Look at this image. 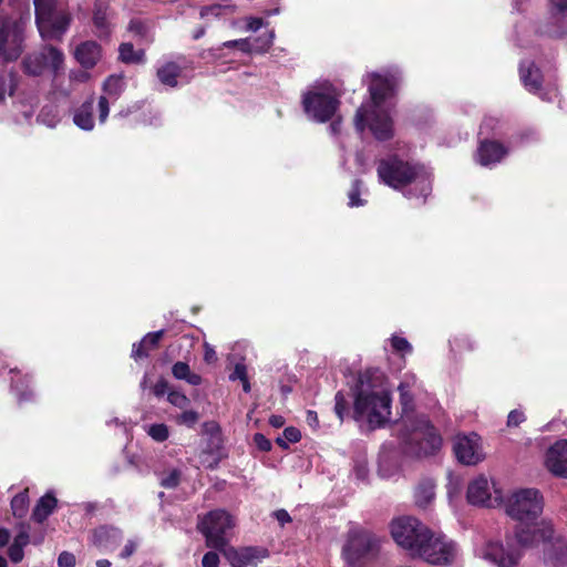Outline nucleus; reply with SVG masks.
<instances>
[{
	"mask_svg": "<svg viewBox=\"0 0 567 567\" xmlns=\"http://www.w3.org/2000/svg\"><path fill=\"white\" fill-rule=\"evenodd\" d=\"M461 493V485L457 480H451L447 485V495L450 501L452 502L454 498L458 497Z\"/></svg>",
	"mask_w": 567,
	"mask_h": 567,
	"instance_id": "obj_58",
	"label": "nucleus"
},
{
	"mask_svg": "<svg viewBox=\"0 0 567 567\" xmlns=\"http://www.w3.org/2000/svg\"><path fill=\"white\" fill-rule=\"evenodd\" d=\"M41 54L43 56L44 66L50 68L56 76L64 62V54L62 51L52 45H47L42 49Z\"/></svg>",
	"mask_w": 567,
	"mask_h": 567,
	"instance_id": "obj_33",
	"label": "nucleus"
},
{
	"mask_svg": "<svg viewBox=\"0 0 567 567\" xmlns=\"http://www.w3.org/2000/svg\"><path fill=\"white\" fill-rule=\"evenodd\" d=\"M540 34L567 38V0H550V14L538 27Z\"/></svg>",
	"mask_w": 567,
	"mask_h": 567,
	"instance_id": "obj_17",
	"label": "nucleus"
},
{
	"mask_svg": "<svg viewBox=\"0 0 567 567\" xmlns=\"http://www.w3.org/2000/svg\"><path fill=\"white\" fill-rule=\"evenodd\" d=\"M189 365L183 361H178L172 367V374L178 380H184L187 375H189Z\"/></svg>",
	"mask_w": 567,
	"mask_h": 567,
	"instance_id": "obj_51",
	"label": "nucleus"
},
{
	"mask_svg": "<svg viewBox=\"0 0 567 567\" xmlns=\"http://www.w3.org/2000/svg\"><path fill=\"white\" fill-rule=\"evenodd\" d=\"M460 556V546L453 539L429 529L412 558L434 566H452L457 563Z\"/></svg>",
	"mask_w": 567,
	"mask_h": 567,
	"instance_id": "obj_7",
	"label": "nucleus"
},
{
	"mask_svg": "<svg viewBox=\"0 0 567 567\" xmlns=\"http://www.w3.org/2000/svg\"><path fill=\"white\" fill-rule=\"evenodd\" d=\"M353 474L358 481H365L369 475L368 461L360 456L353 462Z\"/></svg>",
	"mask_w": 567,
	"mask_h": 567,
	"instance_id": "obj_44",
	"label": "nucleus"
},
{
	"mask_svg": "<svg viewBox=\"0 0 567 567\" xmlns=\"http://www.w3.org/2000/svg\"><path fill=\"white\" fill-rule=\"evenodd\" d=\"M122 532L116 527L101 526L93 532L92 543L101 551H113L122 540Z\"/></svg>",
	"mask_w": 567,
	"mask_h": 567,
	"instance_id": "obj_22",
	"label": "nucleus"
},
{
	"mask_svg": "<svg viewBox=\"0 0 567 567\" xmlns=\"http://www.w3.org/2000/svg\"><path fill=\"white\" fill-rule=\"evenodd\" d=\"M398 471V452L391 444H384L379 454V475L383 478H391Z\"/></svg>",
	"mask_w": 567,
	"mask_h": 567,
	"instance_id": "obj_25",
	"label": "nucleus"
},
{
	"mask_svg": "<svg viewBox=\"0 0 567 567\" xmlns=\"http://www.w3.org/2000/svg\"><path fill=\"white\" fill-rule=\"evenodd\" d=\"M338 93L329 82L316 83L302 94V107L307 117L317 123L330 121L339 109Z\"/></svg>",
	"mask_w": 567,
	"mask_h": 567,
	"instance_id": "obj_6",
	"label": "nucleus"
},
{
	"mask_svg": "<svg viewBox=\"0 0 567 567\" xmlns=\"http://www.w3.org/2000/svg\"><path fill=\"white\" fill-rule=\"evenodd\" d=\"M379 550V538L371 532L352 526L346 536L342 557L350 567H363Z\"/></svg>",
	"mask_w": 567,
	"mask_h": 567,
	"instance_id": "obj_9",
	"label": "nucleus"
},
{
	"mask_svg": "<svg viewBox=\"0 0 567 567\" xmlns=\"http://www.w3.org/2000/svg\"><path fill=\"white\" fill-rule=\"evenodd\" d=\"M377 172L381 183L403 190L405 197L425 199L432 190L431 173L424 166L396 155L380 159Z\"/></svg>",
	"mask_w": 567,
	"mask_h": 567,
	"instance_id": "obj_3",
	"label": "nucleus"
},
{
	"mask_svg": "<svg viewBox=\"0 0 567 567\" xmlns=\"http://www.w3.org/2000/svg\"><path fill=\"white\" fill-rule=\"evenodd\" d=\"M361 186L362 182L359 179H355L351 186V189L348 194L349 197V206L350 207H360L365 204V200L360 198L361 195Z\"/></svg>",
	"mask_w": 567,
	"mask_h": 567,
	"instance_id": "obj_42",
	"label": "nucleus"
},
{
	"mask_svg": "<svg viewBox=\"0 0 567 567\" xmlns=\"http://www.w3.org/2000/svg\"><path fill=\"white\" fill-rule=\"evenodd\" d=\"M400 403L402 406L401 426L404 427L402 441L404 450L417 456L433 454L441 447L442 440L434 426L425 416L412 420L410 413L413 410V393L410 382L403 381L399 385Z\"/></svg>",
	"mask_w": 567,
	"mask_h": 567,
	"instance_id": "obj_5",
	"label": "nucleus"
},
{
	"mask_svg": "<svg viewBox=\"0 0 567 567\" xmlns=\"http://www.w3.org/2000/svg\"><path fill=\"white\" fill-rule=\"evenodd\" d=\"M75 556L70 551L64 550L58 557L59 567H75Z\"/></svg>",
	"mask_w": 567,
	"mask_h": 567,
	"instance_id": "obj_52",
	"label": "nucleus"
},
{
	"mask_svg": "<svg viewBox=\"0 0 567 567\" xmlns=\"http://www.w3.org/2000/svg\"><path fill=\"white\" fill-rule=\"evenodd\" d=\"M391 344L392 348L398 352H405L410 353L412 352V346L409 343V341L405 338L393 336L391 338Z\"/></svg>",
	"mask_w": 567,
	"mask_h": 567,
	"instance_id": "obj_50",
	"label": "nucleus"
},
{
	"mask_svg": "<svg viewBox=\"0 0 567 567\" xmlns=\"http://www.w3.org/2000/svg\"><path fill=\"white\" fill-rule=\"evenodd\" d=\"M246 21H247V24H246L247 31L256 32L264 25V20L261 18L250 17V18H247Z\"/></svg>",
	"mask_w": 567,
	"mask_h": 567,
	"instance_id": "obj_59",
	"label": "nucleus"
},
{
	"mask_svg": "<svg viewBox=\"0 0 567 567\" xmlns=\"http://www.w3.org/2000/svg\"><path fill=\"white\" fill-rule=\"evenodd\" d=\"M230 6L228 3H213L209 6H205L200 10L202 18L208 17H219L224 13V11L229 10Z\"/></svg>",
	"mask_w": 567,
	"mask_h": 567,
	"instance_id": "obj_43",
	"label": "nucleus"
},
{
	"mask_svg": "<svg viewBox=\"0 0 567 567\" xmlns=\"http://www.w3.org/2000/svg\"><path fill=\"white\" fill-rule=\"evenodd\" d=\"M467 502L472 505L495 507L502 504L503 496L495 483L489 482L486 476L480 475L467 486Z\"/></svg>",
	"mask_w": 567,
	"mask_h": 567,
	"instance_id": "obj_15",
	"label": "nucleus"
},
{
	"mask_svg": "<svg viewBox=\"0 0 567 567\" xmlns=\"http://www.w3.org/2000/svg\"><path fill=\"white\" fill-rule=\"evenodd\" d=\"M353 415L370 429L382 427L391 415V396L379 377L360 374L354 389Z\"/></svg>",
	"mask_w": 567,
	"mask_h": 567,
	"instance_id": "obj_4",
	"label": "nucleus"
},
{
	"mask_svg": "<svg viewBox=\"0 0 567 567\" xmlns=\"http://www.w3.org/2000/svg\"><path fill=\"white\" fill-rule=\"evenodd\" d=\"M93 23L100 38L109 37L111 32V12L106 1H95L93 10Z\"/></svg>",
	"mask_w": 567,
	"mask_h": 567,
	"instance_id": "obj_27",
	"label": "nucleus"
},
{
	"mask_svg": "<svg viewBox=\"0 0 567 567\" xmlns=\"http://www.w3.org/2000/svg\"><path fill=\"white\" fill-rule=\"evenodd\" d=\"M519 75L525 89L539 96L544 101H554L557 95V86L551 82H545L539 69L532 61H524L519 65Z\"/></svg>",
	"mask_w": 567,
	"mask_h": 567,
	"instance_id": "obj_13",
	"label": "nucleus"
},
{
	"mask_svg": "<svg viewBox=\"0 0 567 567\" xmlns=\"http://www.w3.org/2000/svg\"><path fill=\"white\" fill-rule=\"evenodd\" d=\"M9 373L11 374V390L17 396L19 403L29 402L34 398V392L30 388V377L21 375L20 371L17 369H10Z\"/></svg>",
	"mask_w": 567,
	"mask_h": 567,
	"instance_id": "obj_26",
	"label": "nucleus"
},
{
	"mask_svg": "<svg viewBox=\"0 0 567 567\" xmlns=\"http://www.w3.org/2000/svg\"><path fill=\"white\" fill-rule=\"evenodd\" d=\"M93 112L94 97L90 96L86 101L73 110L72 120L74 125L85 132L93 131L95 126Z\"/></svg>",
	"mask_w": 567,
	"mask_h": 567,
	"instance_id": "obj_24",
	"label": "nucleus"
},
{
	"mask_svg": "<svg viewBox=\"0 0 567 567\" xmlns=\"http://www.w3.org/2000/svg\"><path fill=\"white\" fill-rule=\"evenodd\" d=\"M136 547H137V543L135 540L130 539L125 544L123 550L121 551V557L128 558L131 555L134 554V551L136 550Z\"/></svg>",
	"mask_w": 567,
	"mask_h": 567,
	"instance_id": "obj_62",
	"label": "nucleus"
},
{
	"mask_svg": "<svg viewBox=\"0 0 567 567\" xmlns=\"http://www.w3.org/2000/svg\"><path fill=\"white\" fill-rule=\"evenodd\" d=\"M504 126V123L497 117L487 116L481 124L480 134L486 136L489 134L503 136L505 134Z\"/></svg>",
	"mask_w": 567,
	"mask_h": 567,
	"instance_id": "obj_35",
	"label": "nucleus"
},
{
	"mask_svg": "<svg viewBox=\"0 0 567 567\" xmlns=\"http://www.w3.org/2000/svg\"><path fill=\"white\" fill-rule=\"evenodd\" d=\"M29 543V534L27 530H21L13 539V544L25 547Z\"/></svg>",
	"mask_w": 567,
	"mask_h": 567,
	"instance_id": "obj_64",
	"label": "nucleus"
},
{
	"mask_svg": "<svg viewBox=\"0 0 567 567\" xmlns=\"http://www.w3.org/2000/svg\"><path fill=\"white\" fill-rule=\"evenodd\" d=\"M370 100L362 103L354 116V126L359 133L369 127L379 141H385L393 135L391 118L392 96L395 89V78L389 72L367 75Z\"/></svg>",
	"mask_w": 567,
	"mask_h": 567,
	"instance_id": "obj_2",
	"label": "nucleus"
},
{
	"mask_svg": "<svg viewBox=\"0 0 567 567\" xmlns=\"http://www.w3.org/2000/svg\"><path fill=\"white\" fill-rule=\"evenodd\" d=\"M546 467L556 476L567 477V441L559 440L546 452Z\"/></svg>",
	"mask_w": 567,
	"mask_h": 567,
	"instance_id": "obj_21",
	"label": "nucleus"
},
{
	"mask_svg": "<svg viewBox=\"0 0 567 567\" xmlns=\"http://www.w3.org/2000/svg\"><path fill=\"white\" fill-rule=\"evenodd\" d=\"M153 392L156 396L167 394V392H169L167 381L164 379L158 380L153 388Z\"/></svg>",
	"mask_w": 567,
	"mask_h": 567,
	"instance_id": "obj_60",
	"label": "nucleus"
},
{
	"mask_svg": "<svg viewBox=\"0 0 567 567\" xmlns=\"http://www.w3.org/2000/svg\"><path fill=\"white\" fill-rule=\"evenodd\" d=\"M156 74L162 84L175 87L177 85V78L181 74V66L175 62H165L157 68Z\"/></svg>",
	"mask_w": 567,
	"mask_h": 567,
	"instance_id": "obj_32",
	"label": "nucleus"
},
{
	"mask_svg": "<svg viewBox=\"0 0 567 567\" xmlns=\"http://www.w3.org/2000/svg\"><path fill=\"white\" fill-rule=\"evenodd\" d=\"M29 496L27 492L19 493L11 501L12 513L16 517H23L28 512Z\"/></svg>",
	"mask_w": 567,
	"mask_h": 567,
	"instance_id": "obj_38",
	"label": "nucleus"
},
{
	"mask_svg": "<svg viewBox=\"0 0 567 567\" xmlns=\"http://www.w3.org/2000/svg\"><path fill=\"white\" fill-rule=\"evenodd\" d=\"M23 68L25 73L30 75H40L44 71V61L41 52L30 54L23 60Z\"/></svg>",
	"mask_w": 567,
	"mask_h": 567,
	"instance_id": "obj_37",
	"label": "nucleus"
},
{
	"mask_svg": "<svg viewBox=\"0 0 567 567\" xmlns=\"http://www.w3.org/2000/svg\"><path fill=\"white\" fill-rule=\"evenodd\" d=\"M127 31L140 44H150L154 41L152 27L140 19H132Z\"/></svg>",
	"mask_w": 567,
	"mask_h": 567,
	"instance_id": "obj_29",
	"label": "nucleus"
},
{
	"mask_svg": "<svg viewBox=\"0 0 567 567\" xmlns=\"http://www.w3.org/2000/svg\"><path fill=\"white\" fill-rule=\"evenodd\" d=\"M537 540L530 546L539 543L544 545V561L549 567L567 566V539L556 535L554 527L548 520H540L536 533Z\"/></svg>",
	"mask_w": 567,
	"mask_h": 567,
	"instance_id": "obj_11",
	"label": "nucleus"
},
{
	"mask_svg": "<svg viewBox=\"0 0 567 567\" xmlns=\"http://www.w3.org/2000/svg\"><path fill=\"white\" fill-rule=\"evenodd\" d=\"M524 421H525V414L523 413V411H519V410L511 411L507 416V425L508 426H518Z\"/></svg>",
	"mask_w": 567,
	"mask_h": 567,
	"instance_id": "obj_53",
	"label": "nucleus"
},
{
	"mask_svg": "<svg viewBox=\"0 0 567 567\" xmlns=\"http://www.w3.org/2000/svg\"><path fill=\"white\" fill-rule=\"evenodd\" d=\"M35 23L44 40H60L70 25V14L58 4V0H33Z\"/></svg>",
	"mask_w": 567,
	"mask_h": 567,
	"instance_id": "obj_8",
	"label": "nucleus"
},
{
	"mask_svg": "<svg viewBox=\"0 0 567 567\" xmlns=\"http://www.w3.org/2000/svg\"><path fill=\"white\" fill-rule=\"evenodd\" d=\"M453 451L457 461L464 465H476L485 458L482 440L476 433L456 436Z\"/></svg>",
	"mask_w": 567,
	"mask_h": 567,
	"instance_id": "obj_16",
	"label": "nucleus"
},
{
	"mask_svg": "<svg viewBox=\"0 0 567 567\" xmlns=\"http://www.w3.org/2000/svg\"><path fill=\"white\" fill-rule=\"evenodd\" d=\"M163 334L164 330L147 333L138 343L133 344L132 357L135 360L146 358L148 355V350L157 347Z\"/></svg>",
	"mask_w": 567,
	"mask_h": 567,
	"instance_id": "obj_28",
	"label": "nucleus"
},
{
	"mask_svg": "<svg viewBox=\"0 0 567 567\" xmlns=\"http://www.w3.org/2000/svg\"><path fill=\"white\" fill-rule=\"evenodd\" d=\"M415 504L421 508H426L435 497V484L426 478L419 483L414 492Z\"/></svg>",
	"mask_w": 567,
	"mask_h": 567,
	"instance_id": "obj_30",
	"label": "nucleus"
},
{
	"mask_svg": "<svg viewBox=\"0 0 567 567\" xmlns=\"http://www.w3.org/2000/svg\"><path fill=\"white\" fill-rule=\"evenodd\" d=\"M300 437V431L293 426H289L286 427L282 434L276 439V443L282 449H288L289 443H296Z\"/></svg>",
	"mask_w": 567,
	"mask_h": 567,
	"instance_id": "obj_39",
	"label": "nucleus"
},
{
	"mask_svg": "<svg viewBox=\"0 0 567 567\" xmlns=\"http://www.w3.org/2000/svg\"><path fill=\"white\" fill-rule=\"evenodd\" d=\"M429 527L411 516L394 518L390 524L391 536L394 542L413 557L416 548L422 543Z\"/></svg>",
	"mask_w": 567,
	"mask_h": 567,
	"instance_id": "obj_12",
	"label": "nucleus"
},
{
	"mask_svg": "<svg viewBox=\"0 0 567 567\" xmlns=\"http://www.w3.org/2000/svg\"><path fill=\"white\" fill-rule=\"evenodd\" d=\"M204 360L207 363H213L217 360V354L215 349L207 342L204 343Z\"/></svg>",
	"mask_w": 567,
	"mask_h": 567,
	"instance_id": "obj_61",
	"label": "nucleus"
},
{
	"mask_svg": "<svg viewBox=\"0 0 567 567\" xmlns=\"http://www.w3.org/2000/svg\"><path fill=\"white\" fill-rule=\"evenodd\" d=\"M254 442L260 451L268 452L271 450V442L261 433L254 435Z\"/></svg>",
	"mask_w": 567,
	"mask_h": 567,
	"instance_id": "obj_54",
	"label": "nucleus"
},
{
	"mask_svg": "<svg viewBox=\"0 0 567 567\" xmlns=\"http://www.w3.org/2000/svg\"><path fill=\"white\" fill-rule=\"evenodd\" d=\"M334 412L339 417L340 422L344 420L348 414V403L342 392H337L334 396Z\"/></svg>",
	"mask_w": 567,
	"mask_h": 567,
	"instance_id": "obj_47",
	"label": "nucleus"
},
{
	"mask_svg": "<svg viewBox=\"0 0 567 567\" xmlns=\"http://www.w3.org/2000/svg\"><path fill=\"white\" fill-rule=\"evenodd\" d=\"M235 526L234 517L224 509L207 513L198 523V529L208 547L221 550L228 543V533Z\"/></svg>",
	"mask_w": 567,
	"mask_h": 567,
	"instance_id": "obj_10",
	"label": "nucleus"
},
{
	"mask_svg": "<svg viewBox=\"0 0 567 567\" xmlns=\"http://www.w3.org/2000/svg\"><path fill=\"white\" fill-rule=\"evenodd\" d=\"M224 48H238L241 52L251 53L255 52L254 44L250 39H238L226 41L223 43Z\"/></svg>",
	"mask_w": 567,
	"mask_h": 567,
	"instance_id": "obj_46",
	"label": "nucleus"
},
{
	"mask_svg": "<svg viewBox=\"0 0 567 567\" xmlns=\"http://www.w3.org/2000/svg\"><path fill=\"white\" fill-rule=\"evenodd\" d=\"M74 56L83 68L91 69L102 56L101 45L95 41H84L75 48Z\"/></svg>",
	"mask_w": 567,
	"mask_h": 567,
	"instance_id": "obj_23",
	"label": "nucleus"
},
{
	"mask_svg": "<svg viewBox=\"0 0 567 567\" xmlns=\"http://www.w3.org/2000/svg\"><path fill=\"white\" fill-rule=\"evenodd\" d=\"M147 434L156 442H164L169 436V430L166 424L156 423L147 427Z\"/></svg>",
	"mask_w": 567,
	"mask_h": 567,
	"instance_id": "obj_40",
	"label": "nucleus"
},
{
	"mask_svg": "<svg viewBox=\"0 0 567 567\" xmlns=\"http://www.w3.org/2000/svg\"><path fill=\"white\" fill-rule=\"evenodd\" d=\"M508 516L518 522L514 538L506 542V547L493 540L483 542L475 547V556L497 567H516L522 558V550L536 540L540 522L537 518L544 509V498L538 489L522 488L514 492L505 503Z\"/></svg>",
	"mask_w": 567,
	"mask_h": 567,
	"instance_id": "obj_1",
	"label": "nucleus"
},
{
	"mask_svg": "<svg viewBox=\"0 0 567 567\" xmlns=\"http://www.w3.org/2000/svg\"><path fill=\"white\" fill-rule=\"evenodd\" d=\"M120 59L125 63H141L144 61V50H135L130 42L122 43L118 48Z\"/></svg>",
	"mask_w": 567,
	"mask_h": 567,
	"instance_id": "obj_34",
	"label": "nucleus"
},
{
	"mask_svg": "<svg viewBox=\"0 0 567 567\" xmlns=\"http://www.w3.org/2000/svg\"><path fill=\"white\" fill-rule=\"evenodd\" d=\"M14 87L16 82L12 75H10V83L7 85L4 75L0 74V103L4 101L7 93L9 95L13 94Z\"/></svg>",
	"mask_w": 567,
	"mask_h": 567,
	"instance_id": "obj_49",
	"label": "nucleus"
},
{
	"mask_svg": "<svg viewBox=\"0 0 567 567\" xmlns=\"http://www.w3.org/2000/svg\"><path fill=\"white\" fill-rule=\"evenodd\" d=\"M247 378V368L243 363H237L234 368L233 373L229 375L231 381L244 380Z\"/></svg>",
	"mask_w": 567,
	"mask_h": 567,
	"instance_id": "obj_57",
	"label": "nucleus"
},
{
	"mask_svg": "<svg viewBox=\"0 0 567 567\" xmlns=\"http://www.w3.org/2000/svg\"><path fill=\"white\" fill-rule=\"evenodd\" d=\"M157 477L161 486L165 488H175L181 482L182 472L179 468L171 467L158 472Z\"/></svg>",
	"mask_w": 567,
	"mask_h": 567,
	"instance_id": "obj_36",
	"label": "nucleus"
},
{
	"mask_svg": "<svg viewBox=\"0 0 567 567\" xmlns=\"http://www.w3.org/2000/svg\"><path fill=\"white\" fill-rule=\"evenodd\" d=\"M55 506L56 498L52 494L47 493L38 501L32 513V518L38 523H43L52 514Z\"/></svg>",
	"mask_w": 567,
	"mask_h": 567,
	"instance_id": "obj_31",
	"label": "nucleus"
},
{
	"mask_svg": "<svg viewBox=\"0 0 567 567\" xmlns=\"http://www.w3.org/2000/svg\"><path fill=\"white\" fill-rule=\"evenodd\" d=\"M8 555L13 563H19L23 559L24 553L23 547L14 545L13 543L10 545Z\"/></svg>",
	"mask_w": 567,
	"mask_h": 567,
	"instance_id": "obj_56",
	"label": "nucleus"
},
{
	"mask_svg": "<svg viewBox=\"0 0 567 567\" xmlns=\"http://www.w3.org/2000/svg\"><path fill=\"white\" fill-rule=\"evenodd\" d=\"M276 519L280 523V525H285L291 522V517L286 509H278L274 513Z\"/></svg>",
	"mask_w": 567,
	"mask_h": 567,
	"instance_id": "obj_63",
	"label": "nucleus"
},
{
	"mask_svg": "<svg viewBox=\"0 0 567 567\" xmlns=\"http://www.w3.org/2000/svg\"><path fill=\"white\" fill-rule=\"evenodd\" d=\"M167 401L178 409H186L189 405V399L184 393L175 390L167 392Z\"/></svg>",
	"mask_w": 567,
	"mask_h": 567,
	"instance_id": "obj_45",
	"label": "nucleus"
},
{
	"mask_svg": "<svg viewBox=\"0 0 567 567\" xmlns=\"http://www.w3.org/2000/svg\"><path fill=\"white\" fill-rule=\"evenodd\" d=\"M199 420V415L194 410H185L176 417V422L178 424L186 425L188 427H193Z\"/></svg>",
	"mask_w": 567,
	"mask_h": 567,
	"instance_id": "obj_48",
	"label": "nucleus"
},
{
	"mask_svg": "<svg viewBox=\"0 0 567 567\" xmlns=\"http://www.w3.org/2000/svg\"><path fill=\"white\" fill-rule=\"evenodd\" d=\"M22 22L9 18L0 20V56L16 60L22 52Z\"/></svg>",
	"mask_w": 567,
	"mask_h": 567,
	"instance_id": "obj_14",
	"label": "nucleus"
},
{
	"mask_svg": "<svg viewBox=\"0 0 567 567\" xmlns=\"http://www.w3.org/2000/svg\"><path fill=\"white\" fill-rule=\"evenodd\" d=\"M508 154V148L503 144L485 138L481 141L476 154L475 161L481 166L493 167L501 163L502 159Z\"/></svg>",
	"mask_w": 567,
	"mask_h": 567,
	"instance_id": "obj_20",
	"label": "nucleus"
},
{
	"mask_svg": "<svg viewBox=\"0 0 567 567\" xmlns=\"http://www.w3.org/2000/svg\"><path fill=\"white\" fill-rule=\"evenodd\" d=\"M203 567H218L219 566V556L215 551H208L204 555L202 559Z\"/></svg>",
	"mask_w": 567,
	"mask_h": 567,
	"instance_id": "obj_55",
	"label": "nucleus"
},
{
	"mask_svg": "<svg viewBox=\"0 0 567 567\" xmlns=\"http://www.w3.org/2000/svg\"><path fill=\"white\" fill-rule=\"evenodd\" d=\"M268 556V549L251 546L231 549L227 554L231 567H257L258 564Z\"/></svg>",
	"mask_w": 567,
	"mask_h": 567,
	"instance_id": "obj_19",
	"label": "nucleus"
},
{
	"mask_svg": "<svg viewBox=\"0 0 567 567\" xmlns=\"http://www.w3.org/2000/svg\"><path fill=\"white\" fill-rule=\"evenodd\" d=\"M124 80L121 75H110L103 83L104 95L97 100L99 122L104 124L110 114L109 99L116 100L124 90Z\"/></svg>",
	"mask_w": 567,
	"mask_h": 567,
	"instance_id": "obj_18",
	"label": "nucleus"
},
{
	"mask_svg": "<svg viewBox=\"0 0 567 567\" xmlns=\"http://www.w3.org/2000/svg\"><path fill=\"white\" fill-rule=\"evenodd\" d=\"M274 38V31H267L258 38L254 39L251 42L254 44L255 52H266L272 45Z\"/></svg>",
	"mask_w": 567,
	"mask_h": 567,
	"instance_id": "obj_41",
	"label": "nucleus"
}]
</instances>
